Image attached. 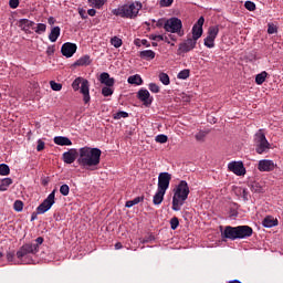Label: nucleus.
<instances>
[{
	"label": "nucleus",
	"instance_id": "nucleus-38",
	"mask_svg": "<svg viewBox=\"0 0 283 283\" xmlns=\"http://www.w3.org/2000/svg\"><path fill=\"white\" fill-rule=\"evenodd\" d=\"M111 45H113L114 48H120V45H123V40L118 36H114L111 40Z\"/></svg>",
	"mask_w": 283,
	"mask_h": 283
},
{
	"label": "nucleus",
	"instance_id": "nucleus-64",
	"mask_svg": "<svg viewBox=\"0 0 283 283\" xmlns=\"http://www.w3.org/2000/svg\"><path fill=\"white\" fill-rule=\"evenodd\" d=\"M31 220H34V216H32Z\"/></svg>",
	"mask_w": 283,
	"mask_h": 283
},
{
	"label": "nucleus",
	"instance_id": "nucleus-7",
	"mask_svg": "<svg viewBox=\"0 0 283 283\" xmlns=\"http://www.w3.org/2000/svg\"><path fill=\"white\" fill-rule=\"evenodd\" d=\"M30 253H39V245H32V243L23 244L17 252V258L19 260H23V258H25V255H30Z\"/></svg>",
	"mask_w": 283,
	"mask_h": 283
},
{
	"label": "nucleus",
	"instance_id": "nucleus-54",
	"mask_svg": "<svg viewBox=\"0 0 283 283\" xmlns=\"http://www.w3.org/2000/svg\"><path fill=\"white\" fill-rule=\"evenodd\" d=\"M150 39L153 41H165V36H163V35H154V34H151Z\"/></svg>",
	"mask_w": 283,
	"mask_h": 283
},
{
	"label": "nucleus",
	"instance_id": "nucleus-29",
	"mask_svg": "<svg viewBox=\"0 0 283 283\" xmlns=\"http://www.w3.org/2000/svg\"><path fill=\"white\" fill-rule=\"evenodd\" d=\"M266 76H269V73L266 71H263L255 76V83L256 85H262L264 81H266Z\"/></svg>",
	"mask_w": 283,
	"mask_h": 283
},
{
	"label": "nucleus",
	"instance_id": "nucleus-56",
	"mask_svg": "<svg viewBox=\"0 0 283 283\" xmlns=\"http://www.w3.org/2000/svg\"><path fill=\"white\" fill-rule=\"evenodd\" d=\"M48 54H54V46H49L46 50Z\"/></svg>",
	"mask_w": 283,
	"mask_h": 283
},
{
	"label": "nucleus",
	"instance_id": "nucleus-13",
	"mask_svg": "<svg viewBox=\"0 0 283 283\" xmlns=\"http://www.w3.org/2000/svg\"><path fill=\"white\" fill-rule=\"evenodd\" d=\"M137 98L142 101L145 107H149V105L154 103V97H151V94L149 93V91H147V88L139 90L137 93Z\"/></svg>",
	"mask_w": 283,
	"mask_h": 283
},
{
	"label": "nucleus",
	"instance_id": "nucleus-3",
	"mask_svg": "<svg viewBox=\"0 0 283 283\" xmlns=\"http://www.w3.org/2000/svg\"><path fill=\"white\" fill-rule=\"evenodd\" d=\"M142 9L143 3L135 1L113 9L112 14H114V17H120L122 19H136Z\"/></svg>",
	"mask_w": 283,
	"mask_h": 283
},
{
	"label": "nucleus",
	"instance_id": "nucleus-41",
	"mask_svg": "<svg viewBox=\"0 0 283 283\" xmlns=\"http://www.w3.org/2000/svg\"><path fill=\"white\" fill-rule=\"evenodd\" d=\"M244 8L249 10V12H255V3L253 1H245Z\"/></svg>",
	"mask_w": 283,
	"mask_h": 283
},
{
	"label": "nucleus",
	"instance_id": "nucleus-46",
	"mask_svg": "<svg viewBox=\"0 0 283 283\" xmlns=\"http://www.w3.org/2000/svg\"><path fill=\"white\" fill-rule=\"evenodd\" d=\"M179 224H180V221L178 220V218L174 217L170 220V227H171L172 231H176L178 229Z\"/></svg>",
	"mask_w": 283,
	"mask_h": 283
},
{
	"label": "nucleus",
	"instance_id": "nucleus-57",
	"mask_svg": "<svg viewBox=\"0 0 283 283\" xmlns=\"http://www.w3.org/2000/svg\"><path fill=\"white\" fill-rule=\"evenodd\" d=\"M115 249H116V251L123 249V243H120V242L115 243Z\"/></svg>",
	"mask_w": 283,
	"mask_h": 283
},
{
	"label": "nucleus",
	"instance_id": "nucleus-36",
	"mask_svg": "<svg viewBox=\"0 0 283 283\" xmlns=\"http://www.w3.org/2000/svg\"><path fill=\"white\" fill-rule=\"evenodd\" d=\"M50 85H51V90H53V92H61V90H63V84L56 83L55 81H51Z\"/></svg>",
	"mask_w": 283,
	"mask_h": 283
},
{
	"label": "nucleus",
	"instance_id": "nucleus-42",
	"mask_svg": "<svg viewBox=\"0 0 283 283\" xmlns=\"http://www.w3.org/2000/svg\"><path fill=\"white\" fill-rule=\"evenodd\" d=\"M148 90L153 92V94H158L160 92V86H158L156 83H150L148 85Z\"/></svg>",
	"mask_w": 283,
	"mask_h": 283
},
{
	"label": "nucleus",
	"instance_id": "nucleus-40",
	"mask_svg": "<svg viewBox=\"0 0 283 283\" xmlns=\"http://www.w3.org/2000/svg\"><path fill=\"white\" fill-rule=\"evenodd\" d=\"M129 116V114L125 111H120V112H117L115 115H114V119L115 120H120V118H127Z\"/></svg>",
	"mask_w": 283,
	"mask_h": 283
},
{
	"label": "nucleus",
	"instance_id": "nucleus-16",
	"mask_svg": "<svg viewBox=\"0 0 283 283\" xmlns=\"http://www.w3.org/2000/svg\"><path fill=\"white\" fill-rule=\"evenodd\" d=\"M205 25V17H200L197 23L192 27V40L198 42V39L202 36V27Z\"/></svg>",
	"mask_w": 283,
	"mask_h": 283
},
{
	"label": "nucleus",
	"instance_id": "nucleus-24",
	"mask_svg": "<svg viewBox=\"0 0 283 283\" xmlns=\"http://www.w3.org/2000/svg\"><path fill=\"white\" fill-rule=\"evenodd\" d=\"M55 145H60L61 147H70L72 145V140L67 137L57 136L54 137Z\"/></svg>",
	"mask_w": 283,
	"mask_h": 283
},
{
	"label": "nucleus",
	"instance_id": "nucleus-62",
	"mask_svg": "<svg viewBox=\"0 0 283 283\" xmlns=\"http://www.w3.org/2000/svg\"><path fill=\"white\" fill-rule=\"evenodd\" d=\"M12 258H14V254H12V253H8V254H7V260L11 261Z\"/></svg>",
	"mask_w": 283,
	"mask_h": 283
},
{
	"label": "nucleus",
	"instance_id": "nucleus-60",
	"mask_svg": "<svg viewBox=\"0 0 283 283\" xmlns=\"http://www.w3.org/2000/svg\"><path fill=\"white\" fill-rule=\"evenodd\" d=\"M243 199L249 200V193L247 192V189H243Z\"/></svg>",
	"mask_w": 283,
	"mask_h": 283
},
{
	"label": "nucleus",
	"instance_id": "nucleus-20",
	"mask_svg": "<svg viewBox=\"0 0 283 283\" xmlns=\"http://www.w3.org/2000/svg\"><path fill=\"white\" fill-rule=\"evenodd\" d=\"M99 83H102V85H106L107 87H114V83H116V80H114V77H111L109 73L104 72L99 75Z\"/></svg>",
	"mask_w": 283,
	"mask_h": 283
},
{
	"label": "nucleus",
	"instance_id": "nucleus-55",
	"mask_svg": "<svg viewBox=\"0 0 283 283\" xmlns=\"http://www.w3.org/2000/svg\"><path fill=\"white\" fill-rule=\"evenodd\" d=\"M87 14L88 17H96V11L94 9H88Z\"/></svg>",
	"mask_w": 283,
	"mask_h": 283
},
{
	"label": "nucleus",
	"instance_id": "nucleus-32",
	"mask_svg": "<svg viewBox=\"0 0 283 283\" xmlns=\"http://www.w3.org/2000/svg\"><path fill=\"white\" fill-rule=\"evenodd\" d=\"M90 6L92 8H96L97 10H101L104 3H107V0H88Z\"/></svg>",
	"mask_w": 283,
	"mask_h": 283
},
{
	"label": "nucleus",
	"instance_id": "nucleus-37",
	"mask_svg": "<svg viewBox=\"0 0 283 283\" xmlns=\"http://www.w3.org/2000/svg\"><path fill=\"white\" fill-rule=\"evenodd\" d=\"M142 200H143V197H136L135 199L127 201L125 207H127L129 209V208L134 207L135 205H138Z\"/></svg>",
	"mask_w": 283,
	"mask_h": 283
},
{
	"label": "nucleus",
	"instance_id": "nucleus-58",
	"mask_svg": "<svg viewBox=\"0 0 283 283\" xmlns=\"http://www.w3.org/2000/svg\"><path fill=\"white\" fill-rule=\"evenodd\" d=\"M134 43H135V45H136L137 48H140V45H143L140 39L135 40Z\"/></svg>",
	"mask_w": 283,
	"mask_h": 283
},
{
	"label": "nucleus",
	"instance_id": "nucleus-63",
	"mask_svg": "<svg viewBox=\"0 0 283 283\" xmlns=\"http://www.w3.org/2000/svg\"><path fill=\"white\" fill-rule=\"evenodd\" d=\"M145 243H147V240L143 239L142 244H145Z\"/></svg>",
	"mask_w": 283,
	"mask_h": 283
},
{
	"label": "nucleus",
	"instance_id": "nucleus-34",
	"mask_svg": "<svg viewBox=\"0 0 283 283\" xmlns=\"http://www.w3.org/2000/svg\"><path fill=\"white\" fill-rule=\"evenodd\" d=\"M0 176H10V166L6 164L0 165Z\"/></svg>",
	"mask_w": 283,
	"mask_h": 283
},
{
	"label": "nucleus",
	"instance_id": "nucleus-28",
	"mask_svg": "<svg viewBox=\"0 0 283 283\" xmlns=\"http://www.w3.org/2000/svg\"><path fill=\"white\" fill-rule=\"evenodd\" d=\"M91 63H92V59L90 57V55H84L75 62V65L83 66V65H90Z\"/></svg>",
	"mask_w": 283,
	"mask_h": 283
},
{
	"label": "nucleus",
	"instance_id": "nucleus-48",
	"mask_svg": "<svg viewBox=\"0 0 283 283\" xmlns=\"http://www.w3.org/2000/svg\"><path fill=\"white\" fill-rule=\"evenodd\" d=\"M14 211H23V201L17 200L13 205Z\"/></svg>",
	"mask_w": 283,
	"mask_h": 283
},
{
	"label": "nucleus",
	"instance_id": "nucleus-43",
	"mask_svg": "<svg viewBox=\"0 0 283 283\" xmlns=\"http://www.w3.org/2000/svg\"><path fill=\"white\" fill-rule=\"evenodd\" d=\"M177 78H181L182 81L189 78V70H182L178 73Z\"/></svg>",
	"mask_w": 283,
	"mask_h": 283
},
{
	"label": "nucleus",
	"instance_id": "nucleus-23",
	"mask_svg": "<svg viewBox=\"0 0 283 283\" xmlns=\"http://www.w3.org/2000/svg\"><path fill=\"white\" fill-rule=\"evenodd\" d=\"M262 224L265 227V229H272V227H277V219L268 216L263 219Z\"/></svg>",
	"mask_w": 283,
	"mask_h": 283
},
{
	"label": "nucleus",
	"instance_id": "nucleus-6",
	"mask_svg": "<svg viewBox=\"0 0 283 283\" xmlns=\"http://www.w3.org/2000/svg\"><path fill=\"white\" fill-rule=\"evenodd\" d=\"M255 151L256 154H266L271 149V144L266 139V135L260 129L254 136Z\"/></svg>",
	"mask_w": 283,
	"mask_h": 283
},
{
	"label": "nucleus",
	"instance_id": "nucleus-10",
	"mask_svg": "<svg viewBox=\"0 0 283 283\" xmlns=\"http://www.w3.org/2000/svg\"><path fill=\"white\" fill-rule=\"evenodd\" d=\"M171 182V174L169 172H160L158 176V185L157 189L159 191L167 192V189H169V184Z\"/></svg>",
	"mask_w": 283,
	"mask_h": 283
},
{
	"label": "nucleus",
	"instance_id": "nucleus-61",
	"mask_svg": "<svg viewBox=\"0 0 283 283\" xmlns=\"http://www.w3.org/2000/svg\"><path fill=\"white\" fill-rule=\"evenodd\" d=\"M54 22H55V20H54L53 17L49 18V24H50V25H54Z\"/></svg>",
	"mask_w": 283,
	"mask_h": 283
},
{
	"label": "nucleus",
	"instance_id": "nucleus-18",
	"mask_svg": "<svg viewBox=\"0 0 283 283\" xmlns=\"http://www.w3.org/2000/svg\"><path fill=\"white\" fill-rule=\"evenodd\" d=\"M18 25L21 30H23V32H25L27 34H30V32H32L31 30H34V25L36 24L32 20L20 19L18 21Z\"/></svg>",
	"mask_w": 283,
	"mask_h": 283
},
{
	"label": "nucleus",
	"instance_id": "nucleus-12",
	"mask_svg": "<svg viewBox=\"0 0 283 283\" xmlns=\"http://www.w3.org/2000/svg\"><path fill=\"white\" fill-rule=\"evenodd\" d=\"M229 171H232L235 176H245L247 168L242 161H231L228 164Z\"/></svg>",
	"mask_w": 283,
	"mask_h": 283
},
{
	"label": "nucleus",
	"instance_id": "nucleus-27",
	"mask_svg": "<svg viewBox=\"0 0 283 283\" xmlns=\"http://www.w3.org/2000/svg\"><path fill=\"white\" fill-rule=\"evenodd\" d=\"M127 82L129 85H140L143 83V77H140L138 74L132 75L128 77Z\"/></svg>",
	"mask_w": 283,
	"mask_h": 283
},
{
	"label": "nucleus",
	"instance_id": "nucleus-33",
	"mask_svg": "<svg viewBox=\"0 0 283 283\" xmlns=\"http://www.w3.org/2000/svg\"><path fill=\"white\" fill-rule=\"evenodd\" d=\"M159 81L163 85H169V83H171L167 73H159Z\"/></svg>",
	"mask_w": 283,
	"mask_h": 283
},
{
	"label": "nucleus",
	"instance_id": "nucleus-1",
	"mask_svg": "<svg viewBox=\"0 0 283 283\" xmlns=\"http://www.w3.org/2000/svg\"><path fill=\"white\" fill-rule=\"evenodd\" d=\"M103 151L99 148L82 147L78 150L77 163L83 169L96 171L101 165V156Z\"/></svg>",
	"mask_w": 283,
	"mask_h": 283
},
{
	"label": "nucleus",
	"instance_id": "nucleus-49",
	"mask_svg": "<svg viewBox=\"0 0 283 283\" xmlns=\"http://www.w3.org/2000/svg\"><path fill=\"white\" fill-rule=\"evenodd\" d=\"M174 3V0H160L159 6L160 8H169Z\"/></svg>",
	"mask_w": 283,
	"mask_h": 283
},
{
	"label": "nucleus",
	"instance_id": "nucleus-51",
	"mask_svg": "<svg viewBox=\"0 0 283 283\" xmlns=\"http://www.w3.org/2000/svg\"><path fill=\"white\" fill-rule=\"evenodd\" d=\"M77 12H78L81 19H87V12L85 11V9L78 8Z\"/></svg>",
	"mask_w": 283,
	"mask_h": 283
},
{
	"label": "nucleus",
	"instance_id": "nucleus-14",
	"mask_svg": "<svg viewBox=\"0 0 283 283\" xmlns=\"http://www.w3.org/2000/svg\"><path fill=\"white\" fill-rule=\"evenodd\" d=\"M77 49L78 48L76 46V44H74L72 42H66L62 45L61 52H62L63 56H66V59H72V56H74V54H76Z\"/></svg>",
	"mask_w": 283,
	"mask_h": 283
},
{
	"label": "nucleus",
	"instance_id": "nucleus-4",
	"mask_svg": "<svg viewBox=\"0 0 283 283\" xmlns=\"http://www.w3.org/2000/svg\"><path fill=\"white\" fill-rule=\"evenodd\" d=\"M166 32L170 34H178L179 36H185V30H182V20L178 18L168 19L165 24H157V28H163Z\"/></svg>",
	"mask_w": 283,
	"mask_h": 283
},
{
	"label": "nucleus",
	"instance_id": "nucleus-31",
	"mask_svg": "<svg viewBox=\"0 0 283 283\" xmlns=\"http://www.w3.org/2000/svg\"><path fill=\"white\" fill-rule=\"evenodd\" d=\"M12 185V178H4L0 184V191H8V187Z\"/></svg>",
	"mask_w": 283,
	"mask_h": 283
},
{
	"label": "nucleus",
	"instance_id": "nucleus-59",
	"mask_svg": "<svg viewBox=\"0 0 283 283\" xmlns=\"http://www.w3.org/2000/svg\"><path fill=\"white\" fill-rule=\"evenodd\" d=\"M142 45H145V48H149L150 44L147 40H142Z\"/></svg>",
	"mask_w": 283,
	"mask_h": 283
},
{
	"label": "nucleus",
	"instance_id": "nucleus-25",
	"mask_svg": "<svg viewBox=\"0 0 283 283\" xmlns=\"http://www.w3.org/2000/svg\"><path fill=\"white\" fill-rule=\"evenodd\" d=\"M139 56L144 59V61H154V59H156V52L153 50L140 51Z\"/></svg>",
	"mask_w": 283,
	"mask_h": 283
},
{
	"label": "nucleus",
	"instance_id": "nucleus-11",
	"mask_svg": "<svg viewBox=\"0 0 283 283\" xmlns=\"http://www.w3.org/2000/svg\"><path fill=\"white\" fill-rule=\"evenodd\" d=\"M197 41L193 38H188L186 41L181 42L178 48V54H187L191 50L196 49Z\"/></svg>",
	"mask_w": 283,
	"mask_h": 283
},
{
	"label": "nucleus",
	"instance_id": "nucleus-45",
	"mask_svg": "<svg viewBox=\"0 0 283 283\" xmlns=\"http://www.w3.org/2000/svg\"><path fill=\"white\" fill-rule=\"evenodd\" d=\"M60 193L62 195V196H70V186H67V185H62L61 187H60Z\"/></svg>",
	"mask_w": 283,
	"mask_h": 283
},
{
	"label": "nucleus",
	"instance_id": "nucleus-30",
	"mask_svg": "<svg viewBox=\"0 0 283 283\" xmlns=\"http://www.w3.org/2000/svg\"><path fill=\"white\" fill-rule=\"evenodd\" d=\"M33 30L35 34H44L48 30V25L45 23H38L35 27H33Z\"/></svg>",
	"mask_w": 283,
	"mask_h": 283
},
{
	"label": "nucleus",
	"instance_id": "nucleus-2",
	"mask_svg": "<svg viewBox=\"0 0 283 283\" xmlns=\"http://www.w3.org/2000/svg\"><path fill=\"white\" fill-rule=\"evenodd\" d=\"M172 191V211H180L185 202H187V198H189V184L181 180Z\"/></svg>",
	"mask_w": 283,
	"mask_h": 283
},
{
	"label": "nucleus",
	"instance_id": "nucleus-9",
	"mask_svg": "<svg viewBox=\"0 0 283 283\" xmlns=\"http://www.w3.org/2000/svg\"><path fill=\"white\" fill-rule=\"evenodd\" d=\"M55 193L56 190H53L46 199L38 207V213H46V211H50L52 209V206L55 202Z\"/></svg>",
	"mask_w": 283,
	"mask_h": 283
},
{
	"label": "nucleus",
	"instance_id": "nucleus-19",
	"mask_svg": "<svg viewBox=\"0 0 283 283\" xmlns=\"http://www.w3.org/2000/svg\"><path fill=\"white\" fill-rule=\"evenodd\" d=\"M222 238H227L228 240H238V229L237 227L228 226L224 231L221 233Z\"/></svg>",
	"mask_w": 283,
	"mask_h": 283
},
{
	"label": "nucleus",
	"instance_id": "nucleus-50",
	"mask_svg": "<svg viewBox=\"0 0 283 283\" xmlns=\"http://www.w3.org/2000/svg\"><path fill=\"white\" fill-rule=\"evenodd\" d=\"M43 149H45V142L39 139L38 146H36V151H43Z\"/></svg>",
	"mask_w": 283,
	"mask_h": 283
},
{
	"label": "nucleus",
	"instance_id": "nucleus-26",
	"mask_svg": "<svg viewBox=\"0 0 283 283\" xmlns=\"http://www.w3.org/2000/svg\"><path fill=\"white\" fill-rule=\"evenodd\" d=\"M165 192L164 190H158L155 193V196L153 197V203L158 206V205H163V200H165Z\"/></svg>",
	"mask_w": 283,
	"mask_h": 283
},
{
	"label": "nucleus",
	"instance_id": "nucleus-39",
	"mask_svg": "<svg viewBox=\"0 0 283 283\" xmlns=\"http://www.w3.org/2000/svg\"><path fill=\"white\" fill-rule=\"evenodd\" d=\"M196 140H198L199 143L205 142V138H207V132L205 130H200L196 134L195 136Z\"/></svg>",
	"mask_w": 283,
	"mask_h": 283
},
{
	"label": "nucleus",
	"instance_id": "nucleus-52",
	"mask_svg": "<svg viewBox=\"0 0 283 283\" xmlns=\"http://www.w3.org/2000/svg\"><path fill=\"white\" fill-rule=\"evenodd\" d=\"M43 237H39L35 239V243H31L32 245H38V251H39V247H41V244H43Z\"/></svg>",
	"mask_w": 283,
	"mask_h": 283
},
{
	"label": "nucleus",
	"instance_id": "nucleus-35",
	"mask_svg": "<svg viewBox=\"0 0 283 283\" xmlns=\"http://www.w3.org/2000/svg\"><path fill=\"white\" fill-rule=\"evenodd\" d=\"M114 86H104L103 88H102V94L104 95V96H112L113 94H114V88H113Z\"/></svg>",
	"mask_w": 283,
	"mask_h": 283
},
{
	"label": "nucleus",
	"instance_id": "nucleus-17",
	"mask_svg": "<svg viewBox=\"0 0 283 283\" xmlns=\"http://www.w3.org/2000/svg\"><path fill=\"white\" fill-rule=\"evenodd\" d=\"M277 165L271 159H261L258 164L259 171H273Z\"/></svg>",
	"mask_w": 283,
	"mask_h": 283
},
{
	"label": "nucleus",
	"instance_id": "nucleus-21",
	"mask_svg": "<svg viewBox=\"0 0 283 283\" xmlns=\"http://www.w3.org/2000/svg\"><path fill=\"white\" fill-rule=\"evenodd\" d=\"M78 154V151H76V149L72 148L69 151L63 154V160L64 163H66V165H72V163H74V160H76V155Z\"/></svg>",
	"mask_w": 283,
	"mask_h": 283
},
{
	"label": "nucleus",
	"instance_id": "nucleus-44",
	"mask_svg": "<svg viewBox=\"0 0 283 283\" xmlns=\"http://www.w3.org/2000/svg\"><path fill=\"white\" fill-rule=\"evenodd\" d=\"M156 143H160L161 145H164V143H167V140H169V137H167V135H157L155 137Z\"/></svg>",
	"mask_w": 283,
	"mask_h": 283
},
{
	"label": "nucleus",
	"instance_id": "nucleus-15",
	"mask_svg": "<svg viewBox=\"0 0 283 283\" xmlns=\"http://www.w3.org/2000/svg\"><path fill=\"white\" fill-rule=\"evenodd\" d=\"M253 235V228L249 226H238L237 227V238L238 240H244V238H251Z\"/></svg>",
	"mask_w": 283,
	"mask_h": 283
},
{
	"label": "nucleus",
	"instance_id": "nucleus-22",
	"mask_svg": "<svg viewBox=\"0 0 283 283\" xmlns=\"http://www.w3.org/2000/svg\"><path fill=\"white\" fill-rule=\"evenodd\" d=\"M60 36H61V28L53 27L51 29V32L49 33V40L51 41V43H56Z\"/></svg>",
	"mask_w": 283,
	"mask_h": 283
},
{
	"label": "nucleus",
	"instance_id": "nucleus-47",
	"mask_svg": "<svg viewBox=\"0 0 283 283\" xmlns=\"http://www.w3.org/2000/svg\"><path fill=\"white\" fill-rule=\"evenodd\" d=\"M268 34H277V27L273 23L268 24Z\"/></svg>",
	"mask_w": 283,
	"mask_h": 283
},
{
	"label": "nucleus",
	"instance_id": "nucleus-8",
	"mask_svg": "<svg viewBox=\"0 0 283 283\" xmlns=\"http://www.w3.org/2000/svg\"><path fill=\"white\" fill-rule=\"evenodd\" d=\"M218 32H220V28L218 27H210L208 30V35L203 41V45L206 48H216V38L218 36Z\"/></svg>",
	"mask_w": 283,
	"mask_h": 283
},
{
	"label": "nucleus",
	"instance_id": "nucleus-5",
	"mask_svg": "<svg viewBox=\"0 0 283 283\" xmlns=\"http://www.w3.org/2000/svg\"><path fill=\"white\" fill-rule=\"evenodd\" d=\"M72 87L74 92H81L83 94V101L87 105L90 101H92V97L90 96V81L83 78V77H77L73 81Z\"/></svg>",
	"mask_w": 283,
	"mask_h": 283
},
{
	"label": "nucleus",
	"instance_id": "nucleus-53",
	"mask_svg": "<svg viewBox=\"0 0 283 283\" xmlns=\"http://www.w3.org/2000/svg\"><path fill=\"white\" fill-rule=\"evenodd\" d=\"M9 6L10 8H12L13 10L19 8V0H10L9 1Z\"/></svg>",
	"mask_w": 283,
	"mask_h": 283
}]
</instances>
